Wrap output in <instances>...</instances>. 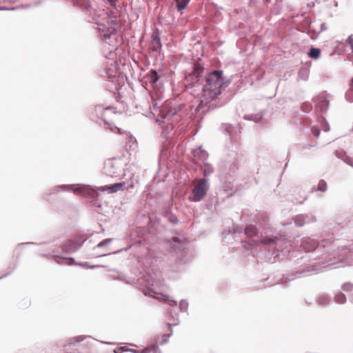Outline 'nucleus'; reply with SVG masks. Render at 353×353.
<instances>
[{
  "label": "nucleus",
  "instance_id": "obj_15",
  "mask_svg": "<svg viewBox=\"0 0 353 353\" xmlns=\"http://www.w3.org/2000/svg\"><path fill=\"white\" fill-rule=\"evenodd\" d=\"M327 190V183L325 181L321 180L318 183V190L325 192Z\"/></svg>",
  "mask_w": 353,
  "mask_h": 353
},
{
  "label": "nucleus",
  "instance_id": "obj_27",
  "mask_svg": "<svg viewBox=\"0 0 353 353\" xmlns=\"http://www.w3.org/2000/svg\"><path fill=\"white\" fill-rule=\"evenodd\" d=\"M170 304L171 305H176V301H172V303H170Z\"/></svg>",
  "mask_w": 353,
  "mask_h": 353
},
{
  "label": "nucleus",
  "instance_id": "obj_14",
  "mask_svg": "<svg viewBox=\"0 0 353 353\" xmlns=\"http://www.w3.org/2000/svg\"><path fill=\"white\" fill-rule=\"evenodd\" d=\"M277 239H278V238H276V237H274V238L264 237L263 239H261V241L260 242L265 245H269L272 243H274Z\"/></svg>",
  "mask_w": 353,
  "mask_h": 353
},
{
  "label": "nucleus",
  "instance_id": "obj_18",
  "mask_svg": "<svg viewBox=\"0 0 353 353\" xmlns=\"http://www.w3.org/2000/svg\"><path fill=\"white\" fill-rule=\"evenodd\" d=\"M155 299L163 301H169L168 296L163 294H157V296H155Z\"/></svg>",
  "mask_w": 353,
  "mask_h": 353
},
{
  "label": "nucleus",
  "instance_id": "obj_1",
  "mask_svg": "<svg viewBox=\"0 0 353 353\" xmlns=\"http://www.w3.org/2000/svg\"><path fill=\"white\" fill-rule=\"evenodd\" d=\"M225 84L223 71L215 70L210 72L206 77V83L203 88L202 98L199 108L215 99L221 92Z\"/></svg>",
  "mask_w": 353,
  "mask_h": 353
},
{
  "label": "nucleus",
  "instance_id": "obj_20",
  "mask_svg": "<svg viewBox=\"0 0 353 353\" xmlns=\"http://www.w3.org/2000/svg\"><path fill=\"white\" fill-rule=\"evenodd\" d=\"M133 177H134V174H132V177H131V182L125 188V190H130L131 189H134V187H135V184L133 181Z\"/></svg>",
  "mask_w": 353,
  "mask_h": 353
},
{
  "label": "nucleus",
  "instance_id": "obj_24",
  "mask_svg": "<svg viewBox=\"0 0 353 353\" xmlns=\"http://www.w3.org/2000/svg\"><path fill=\"white\" fill-rule=\"evenodd\" d=\"M312 131H313L314 134L315 136H316V137H317V136L319 134V133H320V132H319V130H314V129H313V130H312Z\"/></svg>",
  "mask_w": 353,
  "mask_h": 353
},
{
  "label": "nucleus",
  "instance_id": "obj_17",
  "mask_svg": "<svg viewBox=\"0 0 353 353\" xmlns=\"http://www.w3.org/2000/svg\"><path fill=\"white\" fill-rule=\"evenodd\" d=\"M203 174L204 176H208L210 174H211L213 171L212 167L209 165H204L203 168Z\"/></svg>",
  "mask_w": 353,
  "mask_h": 353
},
{
  "label": "nucleus",
  "instance_id": "obj_10",
  "mask_svg": "<svg viewBox=\"0 0 353 353\" xmlns=\"http://www.w3.org/2000/svg\"><path fill=\"white\" fill-rule=\"evenodd\" d=\"M201 72L202 69L200 68L199 66L195 65L194 71L192 72V74H190L187 78L188 79H190V80L197 81Z\"/></svg>",
  "mask_w": 353,
  "mask_h": 353
},
{
  "label": "nucleus",
  "instance_id": "obj_6",
  "mask_svg": "<svg viewBox=\"0 0 353 353\" xmlns=\"http://www.w3.org/2000/svg\"><path fill=\"white\" fill-rule=\"evenodd\" d=\"M126 183L125 182H121V183H117L112 185H105L102 186L99 188V190L104 192V191H108L109 193H115L117 192L119 190H121L125 187Z\"/></svg>",
  "mask_w": 353,
  "mask_h": 353
},
{
  "label": "nucleus",
  "instance_id": "obj_9",
  "mask_svg": "<svg viewBox=\"0 0 353 353\" xmlns=\"http://www.w3.org/2000/svg\"><path fill=\"white\" fill-rule=\"evenodd\" d=\"M146 78L148 82L153 86L155 87L157 82L159 79V74L155 70H151L147 74Z\"/></svg>",
  "mask_w": 353,
  "mask_h": 353
},
{
  "label": "nucleus",
  "instance_id": "obj_4",
  "mask_svg": "<svg viewBox=\"0 0 353 353\" xmlns=\"http://www.w3.org/2000/svg\"><path fill=\"white\" fill-rule=\"evenodd\" d=\"M121 172V167L116 163L109 161L104 167V173L111 177L118 176Z\"/></svg>",
  "mask_w": 353,
  "mask_h": 353
},
{
  "label": "nucleus",
  "instance_id": "obj_19",
  "mask_svg": "<svg viewBox=\"0 0 353 353\" xmlns=\"http://www.w3.org/2000/svg\"><path fill=\"white\" fill-rule=\"evenodd\" d=\"M153 43H155V46H154V49L157 50L161 47V43L159 38L154 37L153 40Z\"/></svg>",
  "mask_w": 353,
  "mask_h": 353
},
{
  "label": "nucleus",
  "instance_id": "obj_16",
  "mask_svg": "<svg viewBox=\"0 0 353 353\" xmlns=\"http://www.w3.org/2000/svg\"><path fill=\"white\" fill-rule=\"evenodd\" d=\"M336 301L339 303H343L345 302V296L342 293L337 294L335 296Z\"/></svg>",
  "mask_w": 353,
  "mask_h": 353
},
{
  "label": "nucleus",
  "instance_id": "obj_5",
  "mask_svg": "<svg viewBox=\"0 0 353 353\" xmlns=\"http://www.w3.org/2000/svg\"><path fill=\"white\" fill-rule=\"evenodd\" d=\"M172 102L166 101L163 105L160 108V112L161 116L164 118L171 117L176 114V110L172 109Z\"/></svg>",
  "mask_w": 353,
  "mask_h": 353
},
{
  "label": "nucleus",
  "instance_id": "obj_12",
  "mask_svg": "<svg viewBox=\"0 0 353 353\" xmlns=\"http://www.w3.org/2000/svg\"><path fill=\"white\" fill-rule=\"evenodd\" d=\"M321 55V50L319 48H311L308 52V56L312 59H318Z\"/></svg>",
  "mask_w": 353,
  "mask_h": 353
},
{
  "label": "nucleus",
  "instance_id": "obj_25",
  "mask_svg": "<svg viewBox=\"0 0 353 353\" xmlns=\"http://www.w3.org/2000/svg\"><path fill=\"white\" fill-rule=\"evenodd\" d=\"M112 6H114L117 0H108Z\"/></svg>",
  "mask_w": 353,
  "mask_h": 353
},
{
  "label": "nucleus",
  "instance_id": "obj_13",
  "mask_svg": "<svg viewBox=\"0 0 353 353\" xmlns=\"http://www.w3.org/2000/svg\"><path fill=\"white\" fill-rule=\"evenodd\" d=\"M176 3V8L181 11L185 9L190 0H174Z\"/></svg>",
  "mask_w": 353,
  "mask_h": 353
},
{
  "label": "nucleus",
  "instance_id": "obj_11",
  "mask_svg": "<svg viewBox=\"0 0 353 353\" xmlns=\"http://www.w3.org/2000/svg\"><path fill=\"white\" fill-rule=\"evenodd\" d=\"M258 233L257 229L254 225H250L245 228V234L248 237L255 236Z\"/></svg>",
  "mask_w": 353,
  "mask_h": 353
},
{
  "label": "nucleus",
  "instance_id": "obj_26",
  "mask_svg": "<svg viewBox=\"0 0 353 353\" xmlns=\"http://www.w3.org/2000/svg\"><path fill=\"white\" fill-rule=\"evenodd\" d=\"M350 89L352 91H353V77L350 83Z\"/></svg>",
  "mask_w": 353,
  "mask_h": 353
},
{
  "label": "nucleus",
  "instance_id": "obj_22",
  "mask_svg": "<svg viewBox=\"0 0 353 353\" xmlns=\"http://www.w3.org/2000/svg\"><path fill=\"white\" fill-rule=\"evenodd\" d=\"M110 241H111V239H105L103 241H102L100 243H99L98 246L99 247H101L103 245H105V244L108 243V242H110Z\"/></svg>",
  "mask_w": 353,
  "mask_h": 353
},
{
  "label": "nucleus",
  "instance_id": "obj_7",
  "mask_svg": "<svg viewBox=\"0 0 353 353\" xmlns=\"http://www.w3.org/2000/svg\"><path fill=\"white\" fill-rule=\"evenodd\" d=\"M106 22L108 26V27H106V26L103 23V28H99V30H101L103 32L106 30V33L104 34L105 37L110 36L111 34H113L116 30L115 23H114L113 21L110 20L109 17L107 18Z\"/></svg>",
  "mask_w": 353,
  "mask_h": 353
},
{
  "label": "nucleus",
  "instance_id": "obj_8",
  "mask_svg": "<svg viewBox=\"0 0 353 353\" xmlns=\"http://www.w3.org/2000/svg\"><path fill=\"white\" fill-rule=\"evenodd\" d=\"M301 246L307 252L314 250L318 247V243L315 240L308 239L303 241Z\"/></svg>",
  "mask_w": 353,
  "mask_h": 353
},
{
  "label": "nucleus",
  "instance_id": "obj_23",
  "mask_svg": "<svg viewBox=\"0 0 353 353\" xmlns=\"http://www.w3.org/2000/svg\"><path fill=\"white\" fill-rule=\"evenodd\" d=\"M352 288V286L350 284H345L343 285L344 290H351Z\"/></svg>",
  "mask_w": 353,
  "mask_h": 353
},
{
  "label": "nucleus",
  "instance_id": "obj_3",
  "mask_svg": "<svg viewBox=\"0 0 353 353\" xmlns=\"http://www.w3.org/2000/svg\"><path fill=\"white\" fill-rule=\"evenodd\" d=\"M71 190L75 194L87 196L93 199L98 196L97 192L89 185H81L72 187Z\"/></svg>",
  "mask_w": 353,
  "mask_h": 353
},
{
  "label": "nucleus",
  "instance_id": "obj_21",
  "mask_svg": "<svg viewBox=\"0 0 353 353\" xmlns=\"http://www.w3.org/2000/svg\"><path fill=\"white\" fill-rule=\"evenodd\" d=\"M82 340H83V339L81 337L73 338V339H70V343H77V342H79V341H81Z\"/></svg>",
  "mask_w": 353,
  "mask_h": 353
},
{
  "label": "nucleus",
  "instance_id": "obj_28",
  "mask_svg": "<svg viewBox=\"0 0 353 353\" xmlns=\"http://www.w3.org/2000/svg\"><path fill=\"white\" fill-rule=\"evenodd\" d=\"M154 106H158V107H159V103H158L157 102H155V103H154Z\"/></svg>",
  "mask_w": 353,
  "mask_h": 353
},
{
  "label": "nucleus",
  "instance_id": "obj_29",
  "mask_svg": "<svg viewBox=\"0 0 353 353\" xmlns=\"http://www.w3.org/2000/svg\"><path fill=\"white\" fill-rule=\"evenodd\" d=\"M119 350L123 351V347H121V348H119Z\"/></svg>",
  "mask_w": 353,
  "mask_h": 353
},
{
  "label": "nucleus",
  "instance_id": "obj_2",
  "mask_svg": "<svg viewBox=\"0 0 353 353\" xmlns=\"http://www.w3.org/2000/svg\"><path fill=\"white\" fill-rule=\"evenodd\" d=\"M208 187L205 179H199L192 190V201H201L206 194Z\"/></svg>",
  "mask_w": 353,
  "mask_h": 353
}]
</instances>
